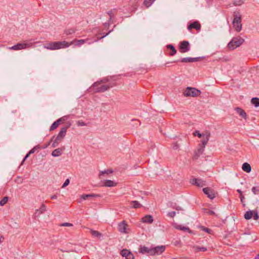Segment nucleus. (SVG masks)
<instances>
[{"instance_id":"nucleus-1","label":"nucleus","mask_w":259,"mask_h":259,"mask_svg":"<svg viewBox=\"0 0 259 259\" xmlns=\"http://www.w3.org/2000/svg\"><path fill=\"white\" fill-rule=\"evenodd\" d=\"M106 81V80L102 79L101 81L95 82L93 84L90 89L91 91L93 92V93H102L107 91L110 88L114 86L113 84H110L109 85L101 84L102 83H105Z\"/></svg>"},{"instance_id":"nucleus-2","label":"nucleus","mask_w":259,"mask_h":259,"mask_svg":"<svg viewBox=\"0 0 259 259\" xmlns=\"http://www.w3.org/2000/svg\"><path fill=\"white\" fill-rule=\"evenodd\" d=\"M70 44L66 41L50 42L44 46V48L50 50H58L67 48Z\"/></svg>"},{"instance_id":"nucleus-3","label":"nucleus","mask_w":259,"mask_h":259,"mask_svg":"<svg viewBox=\"0 0 259 259\" xmlns=\"http://www.w3.org/2000/svg\"><path fill=\"white\" fill-rule=\"evenodd\" d=\"M244 42V39L240 36L234 37L228 44L229 50H233L240 47Z\"/></svg>"},{"instance_id":"nucleus-4","label":"nucleus","mask_w":259,"mask_h":259,"mask_svg":"<svg viewBox=\"0 0 259 259\" xmlns=\"http://www.w3.org/2000/svg\"><path fill=\"white\" fill-rule=\"evenodd\" d=\"M232 24L237 32H240L241 30V16L238 12H235L234 13V19Z\"/></svg>"},{"instance_id":"nucleus-5","label":"nucleus","mask_w":259,"mask_h":259,"mask_svg":"<svg viewBox=\"0 0 259 259\" xmlns=\"http://www.w3.org/2000/svg\"><path fill=\"white\" fill-rule=\"evenodd\" d=\"M200 91L195 88L188 87L184 93L186 97H197L200 94Z\"/></svg>"},{"instance_id":"nucleus-6","label":"nucleus","mask_w":259,"mask_h":259,"mask_svg":"<svg viewBox=\"0 0 259 259\" xmlns=\"http://www.w3.org/2000/svg\"><path fill=\"white\" fill-rule=\"evenodd\" d=\"M32 43H18L11 47H9V49L17 51L23 49H25L27 48L31 47Z\"/></svg>"},{"instance_id":"nucleus-7","label":"nucleus","mask_w":259,"mask_h":259,"mask_svg":"<svg viewBox=\"0 0 259 259\" xmlns=\"http://www.w3.org/2000/svg\"><path fill=\"white\" fill-rule=\"evenodd\" d=\"M128 225L125 221L120 222L118 225V231L124 234H128L130 233V230L128 228Z\"/></svg>"},{"instance_id":"nucleus-8","label":"nucleus","mask_w":259,"mask_h":259,"mask_svg":"<svg viewBox=\"0 0 259 259\" xmlns=\"http://www.w3.org/2000/svg\"><path fill=\"white\" fill-rule=\"evenodd\" d=\"M179 48L181 53H186L190 49V44L188 41L184 40L180 43Z\"/></svg>"},{"instance_id":"nucleus-9","label":"nucleus","mask_w":259,"mask_h":259,"mask_svg":"<svg viewBox=\"0 0 259 259\" xmlns=\"http://www.w3.org/2000/svg\"><path fill=\"white\" fill-rule=\"evenodd\" d=\"M210 137V133L208 131H206L203 133V136L201 137L202 139L201 140V144L199 145V146H202L205 147L208 141H209Z\"/></svg>"},{"instance_id":"nucleus-10","label":"nucleus","mask_w":259,"mask_h":259,"mask_svg":"<svg viewBox=\"0 0 259 259\" xmlns=\"http://www.w3.org/2000/svg\"><path fill=\"white\" fill-rule=\"evenodd\" d=\"M165 246L163 245L152 247V255H159L164 251Z\"/></svg>"},{"instance_id":"nucleus-11","label":"nucleus","mask_w":259,"mask_h":259,"mask_svg":"<svg viewBox=\"0 0 259 259\" xmlns=\"http://www.w3.org/2000/svg\"><path fill=\"white\" fill-rule=\"evenodd\" d=\"M203 192L210 199H213L215 197V193L213 190L209 187L203 189Z\"/></svg>"},{"instance_id":"nucleus-12","label":"nucleus","mask_w":259,"mask_h":259,"mask_svg":"<svg viewBox=\"0 0 259 259\" xmlns=\"http://www.w3.org/2000/svg\"><path fill=\"white\" fill-rule=\"evenodd\" d=\"M190 182L192 184L199 187H202L206 185L205 182L200 179L193 178L191 180Z\"/></svg>"},{"instance_id":"nucleus-13","label":"nucleus","mask_w":259,"mask_h":259,"mask_svg":"<svg viewBox=\"0 0 259 259\" xmlns=\"http://www.w3.org/2000/svg\"><path fill=\"white\" fill-rule=\"evenodd\" d=\"M139 252L142 254H147L149 255H152V247L149 248L145 246H140Z\"/></svg>"},{"instance_id":"nucleus-14","label":"nucleus","mask_w":259,"mask_h":259,"mask_svg":"<svg viewBox=\"0 0 259 259\" xmlns=\"http://www.w3.org/2000/svg\"><path fill=\"white\" fill-rule=\"evenodd\" d=\"M70 125L71 123H69L68 125L62 127L57 137L59 138L61 140H62V139L65 137L67 130L70 126Z\"/></svg>"},{"instance_id":"nucleus-15","label":"nucleus","mask_w":259,"mask_h":259,"mask_svg":"<svg viewBox=\"0 0 259 259\" xmlns=\"http://www.w3.org/2000/svg\"><path fill=\"white\" fill-rule=\"evenodd\" d=\"M121 255L126 259H134V255L127 249H123L121 251Z\"/></svg>"},{"instance_id":"nucleus-16","label":"nucleus","mask_w":259,"mask_h":259,"mask_svg":"<svg viewBox=\"0 0 259 259\" xmlns=\"http://www.w3.org/2000/svg\"><path fill=\"white\" fill-rule=\"evenodd\" d=\"M188 29L191 30L192 29H195L199 31L201 29V25L198 21H195L188 26Z\"/></svg>"},{"instance_id":"nucleus-17","label":"nucleus","mask_w":259,"mask_h":259,"mask_svg":"<svg viewBox=\"0 0 259 259\" xmlns=\"http://www.w3.org/2000/svg\"><path fill=\"white\" fill-rule=\"evenodd\" d=\"M205 147L202 146H199L198 149L195 151L193 158L194 159H197L198 157L203 153Z\"/></svg>"},{"instance_id":"nucleus-18","label":"nucleus","mask_w":259,"mask_h":259,"mask_svg":"<svg viewBox=\"0 0 259 259\" xmlns=\"http://www.w3.org/2000/svg\"><path fill=\"white\" fill-rule=\"evenodd\" d=\"M90 40L89 38H87V39H79V40H77V39H75L73 41H71L70 43H69L70 45V46L72 44H73V43H75V45L76 46H80L81 45L84 44V43L88 42L89 40Z\"/></svg>"},{"instance_id":"nucleus-19","label":"nucleus","mask_w":259,"mask_h":259,"mask_svg":"<svg viewBox=\"0 0 259 259\" xmlns=\"http://www.w3.org/2000/svg\"><path fill=\"white\" fill-rule=\"evenodd\" d=\"M199 59L200 58L187 57L183 58L181 61L184 63L194 62L199 61Z\"/></svg>"},{"instance_id":"nucleus-20","label":"nucleus","mask_w":259,"mask_h":259,"mask_svg":"<svg viewBox=\"0 0 259 259\" xmlns=\"http://www.w3.org/2000/svg\"><path fill=\"white\" fill-rule=\"evenodd\" d=\"M142 221L144 223L151 224L153 222V217L151 215H146L142 219Z\"/></svg>"},{"instance_id":"nucleus-21","label":"nucleus","mask_w":259,"mask_h":259,"mask_svg":"<svg viewBox=\"0 0 259 259\" xmlns=\"http://www.w3.org/2000/svg\"><path fill=\"white\" fill-rule=\"evenodd\" d=\"M235 110L237 113H238L242 118L244 119L246 118V113L242 109L239 107H237L236 108Z\"/></svg>"},{"instance_id":"nucleus-22","label":"nucleus","mask_w":259,"mask_h":259,"mask_svg":"<svg viewBox=\"0 0 259 259\" xmlns=\"http://www.w3.org/2000/svg\"><path fill=\"white\" fill-rule=\"evenodd\" d=\"M99 195L95 194H83L81 195L80 197L83 200L89 199L91 198L99 197Z\"/></svg>"},{"instance_id":"nucleus-23","label":"nucleus","mask_w":259,"mask_h":259,"mask_svg":"<svg viewBox=\"0 0 259 259\" xmlns=\"http://www.w3.org/2000/svg\"><path fill=\"white\" fill-rule=\"evenodd\" d=\"M242 168L244 171H246L247 172H250L251 170L250 165L247 162L244 163L243 164Z\"/></svg>"},{"instance_id":"nucleus-24","label":"nucleus","mask_w":259,"mask_h":259,"mask_svg":"<svg viewBox=\"0 0 259 259\" xmlns=\"http://www.w3.org/2000/svg\"><path fill=\"white\" fill-rule=\"evenodd\" d=\"M116 184L113 181L107 180L104 181L103 186L105 187H114L115 186Z\"/></svg>"},{"instance_id":"nucleus-25","label":"nucleus","mask_w":259,"mask_h":259,"mask_svg":"<svg viewBox=\"0 0 259 259\" xmlns=\"http://www.w3.org/2000/svg\"><path fill=\"white\" fill-rule=\"evenodd\" d=\"M166 47L168 49H169L171 51L169 54L170 56H174L176 54L177 50L173 45H168Z\"/></svg>"},{"instance_id":"nucleus-26","label":"nucleus","mask_w":259,"mask_h":259,"mask_svg":"<svg viewBox=\"0 0 259 259\" xmlns=\"http://www.w3.org/2000/svg\"><path fill=\"white\" fill-rule=\"evenodd\" d=\"M62 154V149L57 148L55 149L52 153V155L54 157H58Z\"/></svg>"},{"instance_id":"nucleus-27","label":"nucleus","mask_w":259,"mask_h":259,"mask_svg":"<svg viewBox=\"0 0 259 259\" xmlns=\"http://www.w3.org/2000/svg\"><path fill=\"white\" fill-rule=\"evenodd\" d=\"M251 103L255 107H258L259 106V98L256 97L252 98L251 100Z\"/></svg>"},{"instance_id":"nucleus-28","label":"nucleus","mask_w":259,"mask_h":259,"mask_svg":"<svg viewBox=\"0 0 259 259\" xmlns=\"http://www.w3.org/2000/svg\"><path fill=\"white\" fill-rule=\"evenodd\" d=\"M253 216V211L251 210L247 211L244 214V218L246 220L250 219Z\"/></svg>"},{"instance_id":"nucleus-29","label":"nucleus","mask_w":259,"mask_h":259,"mask_svg":"<svg viewBox=\"0 0 259 259\" xmlns=\"http://www.w3.org/2000/svg\"><path fill=\"white\" fill-rule=\"evenodd\" d=\"M60 124V123H59V121L57 120L52 124L51 126L50 127V130L53 131L55 130L59 125Z\"/></svg>"},{"instance_id":"nucleus-30","label":"nucleus","mask_w":259,"mask_h":259,"mask_svg":"<svg viewBox=\"0 0 259 259\" xmlns=\"http://www.w3.org/2000/svg\"><path fill=\"white\" fill-rule=\"evenodd\" d=\"M131 203L133 205V208H138L142 207V205L138 201H133Z\"/></svg>"},{"instance_id":"nucleus-31","label":"nucleus","mask_w":259,"mask_h":259,"mask_svg":"<svg viewBox=\"0 0 259 259\" xmlns=\"http://www.w3.org/2000/svg\"><path fill=\"white\" fill-rule=\"evenodd\" d=\"M61 141L62 140L57 137L52 144V147L54 148L57 147Z\"/></svg>"},{"instance_id":"nucleus-32","label":"nucleus","mask_w":259,"mask_h":259,"mask_svg":"<svg viewBox=\"0 0 259 259\" xmlns=\"http://www.w3.org/2000/svg\"><path fill=\"white\" fill-rule=\"evenodd\" d=\"M244 2V0H234L233 4L234 6H239L242 5Z\"/></svg>"},{"instance_id":"nucleus-33","label":"nucleus","mask_w":259,"mask_h":259,"mask_svg":"<svg viewBox=\"0 0 259 259\" xmlns=\"http://www.w3.org/2000/svg\"><path fill=\"white\" fill-rule=\"evenodd\" d=\"M175 228L177 229L182 230V231H189L190 230V229H189V228L188 227H182V226H180V225H177V226H176Z\"/></svg>"},{"instance_id":"nucleus-34","label":"nucleus","mask_w":259,"mask_h":259,"mask_svg":"<svg viewBox=\"0 0 259 259\" xmlns=\"http://www.w3.org/2000/svg\"><path fill=\"white\" fill-rule=\"evenodd\" d=\"M68 117H69L68 115L64 116L60 118L59 119H58V121H59L60 123L61 122L63 123L64 121H65L66 120H67L68 119Z\"/></svg>"},{"instance_id":"nucleus-35","label":"nucleus","mask_w":259,"mask_h":259,"mask_svg":"<svg viewBox=\"0 0 259 259\" xmlns=\"http://www.w3.org/2000/svg\"><path fill=\"white\" fill-rule=\"evenodd\" d=\"M91 234L93 236L100 237L101 236V234L97 231L92 230Z\"/></svg>"},{"instance_id":"nucleus-36","label":"nucleus","mask_w":259,"mask_h":259,"mask_svg":"<svg viewBox=\"0 0 259 259\" xmlns=\"http://www.w3.org/2000/svg\"><path fill=\"white\" fill-rule=\"evenodd\" d=\"M8 197L6 196L3 198L2 200L0 201V205L4 206L8 201Z\"/></svg>"},{"instance_id":"nucleus-37","label":"nucleus","mask_w":259,"mask_h":259,"mask_svg":"<svg viewBox=\"0 0 259 259\" xmlns=\"http://www.w3.org/2000/svg\"><path fill=\"white\" fill-rule=\"evenodd\" d=\"M38 210L41 213H43L46 211L47 207L44 204H42Z\"/></svg>"},{"instance_id":"nucleus-38","label":"nucleus","mask_w":259,"mask_h":259,"mask_svg":"<svg viewBox=\"0 0 259 259\" xmlns=\"http://www.w3.org/2000/svg\"><path fill=\"white\" fill-rule=\"evenodd\" d=\"M152 2L153 1L152 0H145L144 2V4L147 7H149L152 4Z\"/></svg>"},{"instance_id":"nucleus-39","label":"nucleus","mask_w":259,"mask_h":259,"mask_svg":"<svg viewBox=\"0 0 259 259\" xmlns=\"http://www.w3.org/2000/svg\"><path fill=\"white\" fill-rule=\"evenodd\" d=\"M251 190L254 194H257V193L259 192V186L253 187Z\"/></svg>"},{"instance_id":"nucleus-40","label":"nucleus","mask_w":259,"mask_h":259,"mask_svg":"<svg viewBox=\"0 0 259 259\" xmlns=\"http://www.w3.org/2000/svg\"><path fill=\"white\" fill-rule=\"evenodd\" d=\"M193 135L194 136H198L199 138H201L203 136V133L201 134L199 131H196L194 132Z\"/></svg>"},{"instance_id":"nucleus-41","label":"nucleus","mask_w":259,"mask_h":259,"mask_svg":"<svg viewBox=\"0 0 259 259\" xmlns=\"http://www.w3.org/2000/svg\"><path fill=\"white\" fill-rule=\"evenodd\" d=\"M114 10H111V11H109L107 12V14H108L109 16V21H111V19L112 17H114Z\"/></svg>"},{"instance_id":"nucleus-42","label":"nucleus","mask_w":259,"mask_h":259,"mask_svg":"<svg viewBox=\"0 0 259 259\" xmlns=\"http://www.w3.org/2000/svg\"><path fill=\"white\" fill-rule=\"evenodd\" d=\"M23 179L20 177H17L15 179V182L17 184H20L23 183Z\"/></svg>"},{"instance_id":"nucleus-43","label":"nucleus","mask_w":259,"mask_h":259,"mask_svg":"<svg viewBox=\"0 0 259 259\" xmlns=\"http://www.w3.org/2000/svg\"><path fill=\"white\" fill-rule=\"evenodd\" d=\"M196 249L197 250V251H205L207 250V248L204 247L196 246Z\"/></svg>"},{"instance_id":"nucleus-44","label":"nucleus","mask_w":259,"mask_h":259,"mask_svg":"<svg viewBox=\"0 0 259 259\" xmlns=\"http://www.w3.org/2000/svg\"><path fill=\"white\" fill-rule=\"evenodd\" d=\"M75 32V30L73 29H69L65 31V33L66 35H70L74 33Z\"/></svg>"},{"instance_id":"nucleus-45","label":"nucleus","mask_w":259,"mask_h":259,"mask_svg":"<svg viewBox=\"0 0 259 259\" xmlns=\"http://www.w3.org/2000/svg\"><path fill=\"white\" fill-rule=\"evenodd\" d=\"M60 226L62 227H72L73 226V224L69 223H64L61 224Z\"/></svg>"},{"instance_id":"nucleus-46","label":"nucleus","mask_w":259,"mask_h":259,"mask_svg":"<svg viewBox=\"0 0 259 259\" xmlns=\"http://www.w3.org/2000/svg\"><path fill=\"white\" fill-rule=\"evenodd\" d=\"M39 148L38 146H36L34 147L32 149H31L28 152L30 154H33L35 152L36 149Z\"/></svg>"},{"instance_id":"nucleus-47","label":"nucleus","mask_w":259,"mask_h":259,"mask_svg":"<svg viewBox=\"0 0 259 259\" xmlns=\"http://www.w3.org/2000/svg\"><path fill=\"white\" fill-rule=\"evenodd\" d=\"M77 125L79 126H83L86 125V123L82 121H78L77 122Z\"/></svg>"},{"instance_id":"nucleus-48","label":"nucleus","mask_w":259,"mask_h":259,"mask_svg":"<svg viewBox=\"0 0 259 259\" xmlns=\"http://www.w3.org/2000/svg\"><path fill=\"white\" fill-rule=\"evenodd\" d=\"M69 180L68 179H66L65 181V182L64 183V184H63L62 185V188H65L67 186H68L69 184Z\"/></svg>"},{"instance_id":"nucleus-49","label":"nucleus","mask_w":259,"mask_h":259,"mask_svg":"<svg viewBox=\"0 0 259 259\" xmlns=\"http://www.w3.org/2000/svg\"><path fill=\"white\" fill-rule=\"evenodd\" d=\"M113 171L112 169H108L107 170H105V171H101V175H103V174H111L112 173Z\"/></svg>"},{"instance_id":"nucleus-50","label":"nucleus","mask_w":259,"mask_h":259,"mask_svg":"<svg viewBox=\"0 0 259 259\" xmlns=\"http://www.w3.org/2000/svg\"><path fill=\"white\" fill-rule=\"evenodd\" d=\"M253 217L254 220H257L259 218V216H258L257 212H254L253 213Z\"/></svg>"},{"instance_id":"nucleus-51","label":"nucleus","mask_w":259,"mask_h":259,"mask_svg":"<svg viewBox=\"0 0 259 259\" xmlns=\"http://www.w3.org/2000/svg\"><path fill=\"white\" fill-rule=\"evenodd\" d=\"M176 211H173L168 212L167 214V215L170 217L173 218L176 215Z\"/></svg>"},{"instance_id":"nucleus-52","label":"nucleus","mask_w":259,"mask_h":259,"mask_svg":"<svg viewBox=\"0 0 259 259\" xmlns=\"http://www.w3.org/2000/svg\"><path fill=\"white\" fill-rule=\"evenodd\" d=\"M41 214H42L39 211V210H37L36 209L35 210V212L34 213V215H35V217H39Z\"/></svg>"},{"instance_id":"nucleus-53","label":"nucleus","mask_w":259,"mask_h":259,"mask_svg":"<svg viewBox=\"0 0 259 259\" xmlns=\"http://www.w3.org/2000/svg\"><path fill=\"white\" fill-rule=\"evenodd\" d=\"M179 146L177 143H175L173 144L172 148L175 150H177L179 148Z\"/></svg>"},{"instance_id":"nucleus-54","label":"nucleus","mask_w":259,"mask_h":259,"mask_svg":"<svg viewBox=\"0 0 259 259\" xmlns=\"http://www.w3.org/2000/svg\"><path fill=\"white\" fill-rule=\"evenodd\" d=\"M206 213H208V214H210V215H214V214H215V212L211 210H208L206 212Z\"/></svg>"},{"instance_id":"nucleus-55","label":"nucleus","mask_w":259,"mask_h":259,"mask_svg":"<svg viewBox=\"0 0 259 259\" xmlns=\"http://www.w3.org/2000/svg\"><path fill=\"white\" fill-rule=\"evenodd\" d=\"M203 230L205 231V232L209 233L211 231V230H210L208 228H203Z\"/></svg>"},{"instance_id":"nucleus-56","label":"nucleus","mask_w":259,"mask_h":259,"mask_svg":"<svg viewBox=\"0 0 259 259\" xmlns=\"http://www.w3.org/2000/svg\"><path fill=\"white\" fill-rule=\"evenodd\" d=\"M237 192H238V193L240 194V196H241L242 197H243V195H242V191H241L240 190L238 189V190H237Z\"/></svg>"},{"instance_id":"nucleus-57","label":"nucleus","mask_w":259,"mask_h":259,"mask_svg":"<svg viewBox=\"0 0 259 259\" xmlns=\"http://www.w3.org/2000/svg\"><path fill=\"white\" fill-rule=\"evenodd\" d=\"M51 199H57V196L56 195H52L51 197Z\"/></svg>"},{"instance_id":"nucleus-58","label":"nucleus","mask_w":259,"mask_h":259,"mask_svg":"<svg viewBox=\"0 0 259 259\" xmlns=\"http://www.w3.org/2000/svg\"><path fill=\"white\" fill-rule=\"evenodd\" d=\"M111 31L112 30L109 31L107 33L104 35L101 38H103V37H105L106 36H107V35H108L109 34V33H110L111 32Z\"/></svg>"},{"instance_id":"nucleus-59","label":"nucleus","mask_w":259,"mask_h":259,"mask_svg":"<svg viewBox=\"0 0 259 259\" xmlns=\"http://www.w3.org/2000/svg\"><path fill=\"white\" fill-rule=\"evenodd\" d=\"M4 239V238L3 236H0V242H3Z\"/></svg>"},{"instance_id":"nucleus-60","label":"nucleus","mask_w":259,"mask_h":259,"mask_svg":"<svg viewBox=\"0 0 259 259\" xmlns=\"http://www.w3.org/2000/svg\"><path fill=\"white\" fill-rule=\"evenodd\" d=\"M104 25H105V27H108L109 26V23H105L104 24Z\"/></svg>"},{"instance_id":"nucleus-61","label":"nucleus","mask_w":259,"mask_h":259,"mask_svg":"<svg viewBox=\"0 0 259 259\" xmlns=\"http://www.w3.org/2000/svg\"><path fill=\"white\" fill-rule=\"evenodd\" d=\"M27 159V158L25 156V157L24 158L23 160H22V163H21V164H23V163H24V161Z\"/></svg>"},{"instance_id":"nucleus-62","label":"nucleus","mask_w":259,"mask_h":259,"mask_svg":"<svg viewBox=\"0 0 259 259\" xmlns=\"http://www.w3.org/2000/svg\"><path fill=\"white\" fill-rule=\"evenodd\" d=\"M95 41H97V40H95L93 41H90V42H88V44H89V45H91V44H92V43H93V42H95Z\"/></svg>"},{"instance_id":"nucleus-63","label":"nucleus","mask_w":259,"mask_h":259,"mask_svg":"<svg viewBox=\"0 0 259 259\" xmlns=\"http://www.w3.org/2000/svg\"><path fill=\"white\" fill-rule=\"evenodd\" d=\"M30 155V154L29 153H28L26 155L25 157L27 158L29 156V155Z\"/></svg>"},{"instance_id":"nucleus-64","label":"nucleus","mask_w":259,"mask_h":259,"mask_svg":"<svg viewBox=\"0 0 259 259\" xmlns=\"http://www.w3.org/2000/svg\"><path fill=\"white\" fill-rule=\"evenodd\" d=\"M255 259H259V254L255 257Z\"/></svg>"}]
</instances>
